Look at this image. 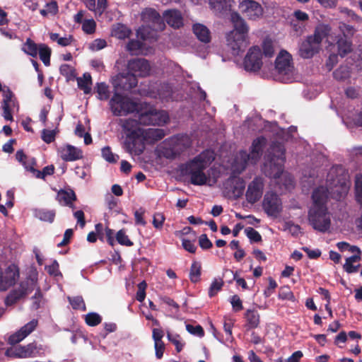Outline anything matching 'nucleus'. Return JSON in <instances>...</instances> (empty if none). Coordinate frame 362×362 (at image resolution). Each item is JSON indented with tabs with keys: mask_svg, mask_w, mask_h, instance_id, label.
I'll return each mask as SVG.
<instances>
[{
	"mask_svg": "<svg viewBox=\"0 0 362 362\" xmlns=\"http://www.w3.org/2000/svg\"><path fill=\"white\" fill-rule=\"evenodd\" d=\"M349 175L341 165L332 166L327 174L325 186L320 185L313 192V205L308 211V222L313 228L321 233L327 232L331 226V214L327 202L330 197L340 200L349 189Z\"/></svg>",
	"mask_w": 362,
	"mask_h": 362,
	"instance_id": "1",
	"label": "nucleus"
},
{
	"mask_svg": "<svg viewBox=\"0 0 362 362\" xmlns=\"http://www.w3.org/2000/svg\"><path fill=\"white\" fill-rule=\"evenodd\" d=\"M284 154L285 148L283 144L279 142H273L270 146L267 160L264 164L263 171L269 177L274 179L281 177L284 181L285 189L291 190L294 187V182L290 174L284 173Z\"/></svg>",
	"mask_w": 362,
	"mask_h": 362,
	"instance_id": "2",
	"label": "nucleus"
},
{
	"mask_svg": "<svg viewBox=\"0 0 362 362\" xmlns=\"http://www.w3.org/2000/svg\"><path fill=\"white\" fill-rule=\"evenodd\" d=\"M214 160V153L209 150H206L187 162L182 170V173L190 177L191 183L194 185H213L216 181L211 180L204 173V170Z\"/></svg>",
	"mask_w": 362,
	"mask_h": 362,
	"instance_id": "3",
	"label": "nucleus"
},
{
	"mask_svg": "<svg viewBox=\"0 0 362 362\" xmlns=\"http://www.w3.org/2000/svg\"><path fill=\"white\" fill-rule=\"evenodd\" d=\"M230 18L234 29L227 34L226 40L232 54L237 56L243 52L249 44V28L244 19L238 13L233 12Z\"/></svg>",
	"mask_w": 362,
	"mask_h": 362,
	"instance_id": "4",
	"label": "nucleus"
},
{
	"mask_svg": "<svg viewBox=\"0 0 362 362\" xmlns=\"http://www.w3.org/2000/svg\"><path fill=\"white\" fill-rule=\"evenodd\" d=\"M266 141L264 137H258L253 141L250 153H247L245 151H240L236 155L232 164L233 172L239 174L245 170L247 164H255L262 156Z\"/></svg>",
	"mask_w": 362,
	"mask_h": 362,
	"instance_id": "5",
	"label": "nucleus"
},
{
	"mask_svg": "<svg viewBox=\"0 0 362 362\" xmlns=\"http://www.w3.org/2000/svg\"><path fill=\"white\" fill-rule=\"evenodd\" d=\"M331 28L328 25L320 24L316 27L313 35L308 36L301 42L298 53L303 59H310L320 49L322 41L329 36Z\"/></svg>",
	"mask_w": 362,
	"mask_h": 362,
	"instance_id": "6",
	"label": "nucleus"
},
{
	"mask_svg": "<svg viewBox=\"0 0 362 362\" xmlns=\"http://www.w3.org/2000/svg\"><path fill=\"white\" fill-rule=\"evenodd\" d=\"M144 23L150 25H142L137 30L138 36L144 40L156 39V31L164 30L165 25L160 14L153 8L144 9L141 15Z\"/></svg>",
	"mask_w": 362,
	"mask_h": 362,
	"instance_id": "7",
	"label": "nucleus"
},
{
	"mask_svg": "<svg viewBox=\"0 0 362 362\" xmlns=\"http://www.w3.org/2000/svg\"><path fill=\"white\" fill-rule=\"evenodd\" d=\"M274 79L282 83H291L295 79V71L291 55L281 50L275 61Z\"/></svg>",
	"mask_w": 362,
	"mask_h": 362,
	"instance_id": "8",
	"label": "nucleus"
},
{
	"mask_svg": "<svg viewBox=\"0 0 362 362\" xmlns=\"http://www.w3.org/2000/svg\"><path fill=\"white\" fill-rule=\"evenodd\" d=\"M139 122L144 125H163L169 120L166 111L156 110L153 106L146 103H140L138 109Z\"/></svg>",
	"mask_w": 362,
	"mask_h": 362,
	"instance_id": "9",
	"label": "nucleus"
},
{
	"mask_svg": "<svg viewBox=\"0 0 362 362\" xmlns=\"http://www.w3.org/2000/svg\"><path fill=\"white\" fill-rule=\"evenodd\" d=\"M190 145L187 135H177L165 139L160 145V153L166 158L173 159Z\"/></svg>",
	"mask_w": 362,
	"mask_h": 362,
	"instance_id": "10",
	"label": "nucleus"
},
{
	"mask_svg": "<svg viewBox=\"0 0 362 362\" xmlns=\"http://www.w3.org/2000/svg\"><path fill=\"white\" fill-rule=\"evenodd\" d=\"M111 111L114 115L122 116L134 112L138 115L140 103H136L129 98L115 92L110 100Z\"/></svg>",
	"mask_w": 362,
	"mask_h": 362,
	"instance_id": "11",
	"label": "nucleus"
},
{
	"mask_svg": "<svg viewBox=\"0 0 362 362\" xmlns=\"http://www.w3.org/2000/svg\"><path fill=\"white\" fill-rule=\"evenodd\" d=\"M2 117L5 120L13 122V115L19 110V104L13 93L8 87L3 89L1 101Z\"/></svg>",
	"mask_w": 362,
	"mask_h": 362,
	"instance_id": "12",
	"label": "nucleus"
},
{
	"mask_svg": "<svg viewBox=\"0 0 362 362\" xmlns=\"http://www.w3.org/2000/svg\"><path fill=\"white\" fill-rule=\"evenodd\" d=\"M143 91L148 97L160 99L163 102L175 99L172 87L165 83H151Z\"/></svg>",
	"mask_w": 362,
	"mask_h": 362,
	"instance_id": "13",
	"label": "nucleus"
},
{
	"mask_svg": "<svg viewBox=\"0 0 362 362\" xmlns=\"http://www.w3.org/2000/svg\"><path fill=\"white\" fill-rule=\"evenodd\" d=\"M41 349L35 343L26 346H16L8 348L5 355L10 358H25L35 357L40 353Z\"/></svg>",
	"mask_w": 362,
	"mask_h": 362,
	"instance_id": "14",
	"label": "nucleus"
},
{
	"mask_svg": "<svg viewBox=\"0 0 362 362\" xmlns=\"http://www.w3.org/2000/svg\"><path fill=\"white\" fill-rule=\"evenodd\" d=\"M35 284L36 280L34 278L21 282L19 288L12 291L6 297L5 300L6 305L14 304L20 298L28 294L35 288Z\"/></svg>",
	"mask_w": 362,
	"mask_h": 362,
	"instance_id": "15",
	"label": "nucleus"
},
{
	"mask_svg": "<svg viewBox=\"0 0 362 362\" xmlns=\"http://www.w3.org/2000/svg\"><path fill=\"white\" fill-rule=\"evenodd\" d=\"M262 51L257 46L251 47L244 59V68L247 71H257L260 69L262 62Z\"/></svg>",
	"mask_w": 362,
	"mask_h": 362,
	"instance_id": "16",
	"label": "nucleus"
},
{
	"mask_svg": "<svg viewBox=\"0 0 362 362\" xmlns=\"http://www.w3.org/2000/svg\"><path fill=\"white\" fill-rule=\"evenodd\" d=\"M137 83V78L129 71L127 74H119L112 78L115 92H117L119 90H130L136 87Z\"/></svg>",
	"mask_w": 362,
	"mask_h": 362,
	"instance_id": "17",
	"label": "nucleus"
},
{
	"mask_svg": "<svg viewBox=\"0 0 362 362\" xmlns=\"http://www.w3.org/2000/svg\"><path fill=\"white\" fill-rule=\"evenodd\" d=\"M264 181L261 177H255L250 182L245 192V198L248 203L255 204L262 197L264 192Z\"/></svg>",
	"mask_w": 362,
	"mask_h": 362,
	"instance_id": "18",
	"label": "nucleus"
},
{
	"mask_svg": "<svg viewBox=\"0 0 362 362\" xmlns=\"http://www.w3.org/2000/svg\"><path fill=\"white\" fill-rule=\"evenodd\" d=\"M262 206L269 216H276L281 211L282 203L276 194L268 192L264 195Z\"/></svg>",
	"mask_w": 362,
	"mask_h": 362,
	"instance_id": "19",
	"label": "nucleus"
},
{
	"mask_svg": "<svg viewBox=\"0 0 362 362\" xmlns=\"http://www.w3.org/2000/svg\"><path fill=\"white\" fill-rule=\"evenodd\" d=\"M240 11L251 20H256L263 14L262 6L253 0H243L239 4Z\"/></svg>",
	"mask_w": 362,
	"mask_h": 362,
	"instance_id": "20",
	"label": "nucleus"
},
{
	"mask_svg": "<svg viewBox=\"0 0 362 362\" xmlns=\"http://www.w3.org/2000/svg\"><path fill=\"white\" fill-rule=\"evenodd\" d=\"M145 143L142 136L127 135L124 142V147L129 153L139 156L144 152Z\"/></svg>",
	"mask_w": 362,
	"mask_h": 362,
	"instance_id": "21",
	"label": "nucleus"
},
{
	"mask_svg": "<svg viewBox=\"0 0 362 362\" xmlns=\"http://www.w3.org/2000/svg\"><path fill=\"white\" fill-rule=\"evenodd\" d=\"M37 325V320H31L8 337V343L16 344L22 341L36 329Z\"/></svg>",
	"mask_w": 362,
	"mask_h": 362,
	"instance_id": "22",
	"label": "nucleus"
},
{
	"mask_svg": "<svg viewBox=\"0 0 362 362\" xmlns=\"http://www.w3.org/2000/svg\"><path fill=\"white\" fill-rule=\"evenodd\" d=\"M127 69L135 77H145L150 74L151 66L148 62L144 59L130 60L127 64Z\"/></svg>",
	"mask_w": 362,
	"mask_h": 362,
	"instance_id": "23",
	"label": "nucleus"
},
{
	"mask_svg": "<svg viewBox=\"0 0 362 362\" xmlns=\"http://www.w3.org/2000/svg\"><path fill=\"white\" fill-rule=\"evenodd\" d=\"M59 156L66 162H72L82 158L83 151L71 144H63L57 148Z\"/></svg>",
	"mask_w": 362,
	"mask_h": 362,
	"instance_id": "24",
	"label": "nucleus"
},
{
	"mask_svg": "<svg viewBox=\"0 0 362 362\" xmlns=\"http://www.w3.org/2000/svg\"><path fill=\"white\" fill-rule=\"evenodd\" d=\"M18 277L19 272L15 265L8 267L4 272L0 269V291L7 290Z\"/></svg>",
	"mask_w": 362,
	"mask_h": 362,
	"instance_id": "25",
	"label": "nucleus"
},
{
	"mask_svg": "<svg viewBox=\"0 0 362 362\" xmlns=\"http://www.w3.org/2000/svg\"><path fill=\"white\" fill-rule=\"evenodd\" d=\"M138 115L136 113L135 117L139 119L137 117ZM122 128L124 131L127 133V135H133V136H141L142 135L143 129L140 127L139 124H141L139 122V119H127L122 120Z\"/></svg>",
	"mask_w": 362,
	"mask_h": 362,
	"instance_id": "26",
	"label": "nucleus"
},
{
	"mask_svg": "<svg viewBox=\"0 0 362 362\" xmlns=\"http://www.w3.org/2000/svg\"><path fill=\"white\" fill-rule=\"evenodd\" d=\"M165 135V133L163 129L149 128L143 129L141 136L146 144H153L162 139Z\"/></svg>",
	"mask_w": 362,
	"mask_h": 362,
	"instance_id": "27",
	"label": "nucleus"
},
{
	"mask_svg": "<svg viewBox=\"0 0 362 362\" xmlns=\"http://www.w3.org/2000/svg\"><path fill=\"white\" fill-rule=\"evenodd\" d=\"M163 18L171 27L178 28L182 25V17L180 12L175 9L166 11Z\"/></svg>",
	"mask_w": 362,
	"mask_h": 362,
	"instance_id": "28",
	"label": "nucleus"
},
{
	"mask_svg": "<svg viewBox=\"0 0 362 362\" xmlns=\"http://www.w3.org/2000/svg\"><path fill=\"white\" fill-rule=\"evenodd\" d=\"M319 170L306 168L303 172L302 185L303 187H309L312 185L315 184L319 177Z\"/></svg>",
	"mask_w": 362,
	"mask_h": 362,
	"instance_id": "29",
	"label": "nucleus"
},
{
	"mask_svg": "<svg viewBox=\"0 0 362 362\" xmlns=\"http://www.w3.org/2000/svg\"><path fill=\"white\" fill-rule=\"evenodd\" d=\"M193 32L197 37L204 43H207L211 40L209 30L203 24L197 23L193 26Z\"/></svg>",
	"mask_w": 362,
	"mask_h": 362,
	"instance_id": "30",
	"label": "nucleus"
},
{
	"mask_svg": "<svg viewBox=\"0 0 362 362\" xmlns=\"http://www.w3.org/2000/svg\"><path fill=\"white\" fill-rule=\"evenodd\" d=\"M360 253L355 252L354 255L346 258L344 269L348 273L356 272L360 267Z\"/></svg>",
	"mask_w": 362,
	"mask_h": 362,
	"instance_id": "31",
	"label": "nucleus"
},
{
	"mask_svg": "<svg viewBox=\"0 0 362 362\" xmlns=\"http://www.w3.org/2000/svg\"><path fill=\"white\" fill-rule=\"evenodd\" d=\"M131 33V30L126 25L120 23L114 25L112 29V35L120 40L129 37Z\"/></svg>",
	"mask_w": 362,
	"mask_h": 362,
	"instance_id": "32",
	"label": "nucleus"
},
{
	"mask_svg": "<svg viewBox=\"0 0 362 362\" xmlns=\"http://www.w3.org/2000/svg\"><path fill=\"white\" fill-rule=\"evenodd\" d=\"M338 54L344 57L352 50L351 42L346 37H340L337 42Z\"/></svg>",
	"mask_w": 362,
	"mask_h": 362,
	"instance_id": "33",
	"label": "nucleus"
},
{
	"mask_svg": "<svg viewBox=\"0 0 362 362\" xmlns=\"http://www.w3.org/2000/svg\"><path fill=\"white\" fill-rule=\"evenodd\" d=\"M21 49L26 54L36 57L38 54L39 45H37L30 38H28L25 42L23 44Z\"/></svg>",
	"mask_w": 362,
	"mask_h": 362,
	"instance_id": "34",
	"label": "nucleus"
},
{
	"mask_svg": "<svg viewBox=\"0 0 362 362\" xmlns=\"http://www.w3.org/2000/svg\"><path fill=\"white\" fill-rule=\"evenodd\" d=\"M78 88L83 91L85 94H88L91 91L92 80L89 74L85 73L83 77L77 78Z\"/></svg>",
	"mask_w": 362,
	"mask_h": 362,
	"instance_id": "35",
	"label": "nucleus"
},
{
	"mask_svg": "<svg viewBox=\"0 0 362 362\" xmlns=\"http://www.w3.org/2000/svg\"><path fill=\"white\" fill-rule=\"evenodd\" d=\"M16 159L22 163L27 170H33L35 160L32 158H28L22 150L18 151L16 153Z\"/></svg>",
	"mask_w": 362,
	"mask_h": 362,
	"instance_id": "36",
	"label": "nucleus"
},
{
	"mask_svg": "<svg viewBox=\"0 0 362 362\" xmlns=\"http://www.w3.org/2000/svg\"><path fill=\"white\" fill-rule=\"evenodd\" d=\"M245 318L247 326L250 329L256 328L259 323V315L257 311L254 310H247L245 313Z\"/></svg>",
	"mask_w": 362,
	"mask_h": 362,
	"instance_id": "37",
	"label": "nucleus"
},
{
	"mask_svg": "<svg viewBox=\"0 0 362 362\" xmlns=\"http://www.w3.org/2000/svg\"><path fill=\"white\" fill-rule=\"evenodd\" d=\"M228 182L233 185V192L235 196H240L243 194L245 183L242 178L231 177L228 180Z\"/></svg>",
	"mask_w": 362,
	"mask_h": 362,
	"instance_id": "38",
	"label": "nucleus"
},
{
	"mask_svg": "<svg viewBox=\"0 0 362 362\" xmlns=\"http://www.w3.org/2000/svg\"><path fill=\"white\" fill-rule=\"evenodd\" d=\"M59 202L64 205H69L76 199L72 190H62L57 194Z\"/></svg>",
	"mask_w": 362,
	"mask_h": 362,
	"instance_id": "39",
	"label": "nucleus"
},
{
	"mask_svg": "<svg viewBox=\"0 0 362 362\" xmlns=\"http://www.w3.org/2000/svg\"><path fill=\"white\" fill-rule=\"evenodd\" d=\"M38 54L40 55V58L43 62V64L48 66L50 64V55H51V49L50 48L45 45V44H40L39 45V49H38Z\"/></svg>",
	"mask_w": 362,
	"mask_h": 362,
	"instance_id": "40",
	"label": "nucleus"
},
{
	"mask_svg": "<svg viewBox=\"0 0 362 362\" xmlns=\"http://www.w3.org/2000/svg\"><path fill=\"white\" fill-rule=\"evenodd\" d=\"M35 216L41 221L52 223L55 216V212L53 210L39 209L35 212Z\"/></svg>",
	"mask_w": 362,
	"mask_h": 362,
	"instance_id": "41",
	"label": "nucleus"
},
{
	"mask_svg": "<svg viewBox=\"0 0 362 362\" xmlns=\"http://www.w3.org/2000/svg\"><path fill=\"white\" fill-rule=\"evenodd\" d=\"M127 49L132 54H146L143 50L141 42L136 40H130L127 45Z\"/></svg>",
	"mask_w": 362,
	"mask_h": 362,
	"instance_id": "42",
	"label": "nucleus"
},
{
	"mask_svg": "<svg viewBox=\"0 0 362 362\" xmlns=\"http://www.w3.org/2000/svg\"><path fill=\"white\" fill-rule=\"evenodd\" d=\"M354 187L356 200L362 205V174L356 175Z\"/></svg>",
	"mask_w": 362,
	"mask_h": 362,
	"instance_id": "43",
	"label": "nucleus"
},
{
	"mask_svg": "<svg viewBox=\"0 0 362 362\" xmlns=\"http://www.w3.org/2000/svg\"><path fill=\"white\" fill-rule=\"evenodd\" d=\"M57 12L58 6L57 2L54 1H52L47 3L45 6V8L40 11V14L45 17L54 16Z\"/></svg>",
	"mask_w": 362,
	"mask_h": 362,
	"instance_id": "44",
	"label": "nucleus"
},
{
	"mask_svg": "<svg viewBox=\"0 0 362 362\" xmlns=\"http://www.w3.org/2000/svg\"><path fill=\"white\" fill-rule=\"evenodd\" d=\"M49 37L52 41L57 42L58 45L62 47H66L69 45L73 40V38L71 35L60 37L58 33H50Z\"/></svg>",
	"mask_w": 362,
	"mask_h": 362,
	"instance_id": "45",
	"label": "nucleus"
},
{
	"mask_svg": "<svg viewBox=\"0 0 362 362\" xmlns=\"http://www.w3.org/2000/svg\"><path fill=\"white\" fill-rule=\"evenodd\" d=\"M167 337H168V339L175 345V349L177 352H180L182 350L185 343L181 339V337L180 335L176 334H172V333L168 332Z\"/></svg>",
	"mask_w": 362,
	"mask_h": 362,
	"instance_id": "46",
	"label": "nucleus"
},
{
	"mask_svg": "<svg viewBox=\"0 0 362 362\" xmlns=\"http://www.w3.org/2000/svg\"><path fill=\"white\" fill-rule=\"evenodd\" d=\"M333 75L334 78L337 80H345L349 77V68L347 66H341L334 71Z\"/></svg>",
	"mask_w": 362,
	"mask_h": 362,
	"instance_id": "47",
	"label": "nucleus"
},
{
	"mask_svg": "<svg viewBox=\"0 0 362 362\" xmlns=\"http://www.w3.org/2000/svg\"><path fill=\"white\" fill-rule=\"evenodd\" d=\"M201 275V264L199 262L192 263L190 269L189 278L192 282H197Z\"/></svg>",
	"mask_w": 362,
	"mask_h": 362,
	"instance_id": "48",
	"label": "nucleus"
},
{
	"mask_svg": "<svg viewBox=\"0 0 362 362\" xmlns=\"http://www.w3.org/2000/svg\"><path fill=\"white\" fill-rule=\"evenodd\" d=\"M68 299L73 309L86 310L85 303L81 296L69 297Z\"/></svg>",
	"mask_w": 362,
	"mask_h": 362,
	"instance_id": "49",
	"label": "nucleus"
},
{
	"mask_svg": "<svg viewBox=\"0 0 362 362\" xmlns=\"http://www.w3.org/2000/svg\"><path fill=\"white\" fill-rule=\"evenodd\" d=\"M97 93L98 98L101 100H106L109 98L108 86L105 83H97Z\"/></svg>",
	"mask_w": 362,
	"mask_h": 362,
	"instance_id": "50",
	"label": "nucleus"
},
{
	"mask_svg": "<svg viewBox=\"0 0 362 362\" xmlns=\"http://www.w3.org/2000/svg\"><path fill=\"white\" fill-rule=\"evenodd\" d=\"M223 281L221 279H214L209 289V296H214L223 287Z\"/></svg>",
	"mask_w": 362,
	"mask_h": 362,
	"instance_id": "51",
	"label": "nucleus"
},
{
	"mask_svg": "<svg viewBox=\"0 0 362 362\" xmlns=\"http://www.w3.org/2000/svg\"><path fill=\"white\" fill-rule=\"evenodd\" d=\"M103 158L109 163H116L119 159V156L112 152L109 146L102 148Z\"/></svg>",
	"mask_w": 362,
	"mask_h": 362,
	"instance_id": "52",
	"label": "nucleus"
},
{
	"mask_svg": "<svg viewBox=\"0 0 362 362\" xmlns=\"http://www.w3.org/2000/svg\"><path fill=\"white\" fill-rule=\"evenodd\" d=\"M85 320L89 326L93 327L101 322L102 317L96 313H89L86 315Z\"/></svg>",
	"mask_w": 362,
	"mask_h": 362,
	"instance_id": "53",
	"label": "nucleus"
},
{
	"mask_svg": "<svg viewBox=\"0 0 362 362\" xmlns=\"http://www.w3.org/2000/svg\"><path fill=\"white\" fill-rule=\"evenodd\" d=\"M57 130L56 129H44L42 131L41 138L47 144H50L54 141Z\"/></svg>",
	"mask_w": 362,
	"mask_h": 362,
	"instance_id": "54",
	"label": "nucleus"
},
{
	"mask_svg": "<svg viewBox=\"0 0 362 362\" xmlns=\"http://www.w3.org/2000/svg\"><path fill=\"white\" fill-rule=\"evenodd\" d=\"M96 23L93 19H87L83 21L82 30L88 35L93 34L95 31Z\"/></svg>",
	"mask_w": 362,
	"mask_h": 362,
	"instance_id": "55",
	"label": "nucleus"
},
{
	"mask_svg": "<svg viewBox=\"0 0 362 362\" xmlns=\"http://www.w3.org/2000/svg\"><path fill=\"white\" fill-rule=\"evenodd\" d=\"M30 171L36 177L44 179L47 175H50L54 173V167L52 165H48L45 167L42 171L36 170L34 168Z\"/></svg>",
	"mask_w": 362,
	"mask_h": 362,
	"instance_id": "56",
	"label": "nucleus"
},
{
	"mask_svg": "<svg viewBox=\"0 0 362 362\" xmlns=\"http://www.w3.org/2000/svg\"><path fill=\"white\" fill-rule=\"evenodd\" d=\"M61 74L66 76L68 80H71L75 76V71L74 68L66 64L61 65L59 68Z\"/></svg>",
	"mask_w": 362,
	"mask_h": 362,
	"instance_id": "57",
	"label": "nucleus"
},
{
	"mask_svg": "<svg viewBox=\"0 0 362 362\" xmlns=\"http://www.w3.org/2000/svg\"><path fill=\"white\" fill-rule=\"evenodd\" d=\"M116 239L120 245L125 246L133 245V243L129 239L128 236L126 235L123 230H120L117 232L116 235Z\"/></svg>",
	"mask_w": 362,
	"mask_h": 362,
	"instance_id": "58",
	"label": "nucleus"
},
{
	"mask_svg": "<svg viewBox=\"0 0 362 362\" xmlns=\"http://www.w3.org/2000/svg\"><path fill=\"white\" fill-rule=\"evenodd\" d=\"M245 233L247 235V237L253 242L257 243L259 242L262 240V237L259 232H257L256 230H255L252 227H248L245 229Z\"/></svg>",
	"mask_w": 362,
	"mask_h": 362,
	"instance_id": "59",
	"label": "nucleus"
},
{
	"mask_svg": "<svg viewBox=\"0 0 362 362\" xmlns=\"http://www.w3.org/2000/svg\"><path fill=\"white\" fill-rule=\"evenodd\" d=\"M187 331L194 336L202 337L204 335V332L202 326L200 325H192L189 324L186 325Z\"/></svg>",
	"mask_w": 362,
	"mask_h": 362,
	"instance_id": "60",
	"label": "nucleus"
},
{
	"mask_svg": "<svg viewBox=\"0 0 362 362\" xmlns=\"http://www.w3.org/2000/svg\"><path fill=\"white\" fill-rule=\"evenodd\" d=\"M165 218L161 213H156L153 217V225L156 229H161L163 228Z\"/></svg>",
	"mask_w": 362,
	"mask_h": 362,
	"instance_id": "61",
	"label": "nucleus"
},
{
	"mask_svg": "<svg viewBox=\"0 0 362 362\" xmlns=\"http://www.w3.org/2000/svg\"><path fill=\"white\" fill-rule=\"evenodd\" d=\"M337 246L339 250L341 252L349 250L352 253H361V251L358 247L356 246H351L346 242H339L337 244Z\"/></svg>",
	"mask_w": 362,
	"mask_h": 362,
	"instance_id": "62",
	"label": "nucleus"
},
{
	"mask_svg": "<svg viewBox=\"0 0 362 362\" xmlns=\"http://www.w3.org/2000/svg\"><path fill=\"white\" fill-rule=\"evenodd\" d=\"M339 29L341 32L343 33L342 37L348 38L349 36H351L354 34L356 30L351 25H346L345 23H342L339 25Z\"/></svg>",
	"mask_w": 362,
	"mask_h": 362,
	"instance_id": "63",
	"label": "nucleus"
},
{
	"mask_svg": "<svg viewBox=\"0 0 362 362\" xmlns=\"http://www.w3.org/2000/svg\"><path fill=\"white\" fill-rule=\"evenodd\" d=\"M348 120H351L354 123L362 126V112H360L359 114L355 116L347 115L346 116V117H342V121L346 125H348Z\"/></svg>",
	"mask_w": 362,
	"mask_h": 362,
	"instance_id": "64",
	"label": "nucleus"
}]
</instances>
